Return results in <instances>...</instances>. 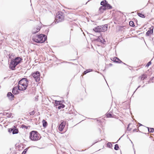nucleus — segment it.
Masks as SVG:
<instances>
[{"label":"nucleus","instance_id":"obj_37","mask_svg":"<svg viewBox=\"0 0 154 154\" xmlns=\"http://www.w3.org/2000/svg\"><path fill=\"white\" fill-rule=\"evenodd\" d=\"M151 64V61L149 62L146 65V66H150Z\"/></svg>","mask_w":154,"mask_h":154},{"label":"nucleus","instance_id":"obj_14","mask_svg":"<svg viewBox=\"0 0 154 154\" xmlns=\"http://www.w3.org/2000/svg\"><path fill=\"white\" fill-rule=\"evenodd\" d=\"M106 10V7L105 6H101L99 8V10L101 13H103L104 11Z\"/></svg>","mask_w":154,"mask_h":154},{"label":"nucleus","instance_id":"obj_25","mask_svg":"<svg viewBox=\"0 0 154 154\" xmlns=\"http://www.w3.org/2000/svg\"><path fill=\"white\" fill-rule=\"evenodd\" d=\"M119 148L118 144H116L115 145L114 149L115 150H118Z\"/></svg>","mask_w":154,"mask_h":154},{"label":"nucleus","instance_id":"obj_6","mask_svg":"<svg viewBox=\"0 0 154 154\" xmlns=\"http://www.w3.org/2000/svg\"><path fill=\"white\" fill-rule=\"evenodd\" d=\"M107 25L105 24L102 26H97L93 29V30L95 32H104L107 29Z\"/></svg>","mask_w":154,"mask_h":154},{"label":"nucleus","instance_id":"obj_15","mask_svg":"<svg viewBox=\"0 0 154 154\" xmlns=\"http://www.w3.org/2000/svg\"><path fill=\"white\" fill-rule=\"evenodd\" d=\"M107 3L106 0H104L101 2L100 5L102 6H105L106 4Z\"/></svg>","mask_w":154,"mask_h":154},{"label":"nucleus","instance_id":"obj_7","mask_svg":"<svg viewBox=\"0 0 154 154\" xmlns=\"http://www.w3.org/2000/svg\"><path fill=\"white\" fill-rule=\"evenodd\" d=\"M32 75L36 82L39 81L40 79V74L39 72L38 71L35 72L32 74Z\"/></svg>","mask_w":154,"mask_h":154},{"label":"nucleus","instance_id":"obj_23","mask_svg":"<svg viewBox=\"0 0 154 154\" xmlns=\"http://www.w3.org/2000/svg\"><path fill=\"white\" fill-rule=\"evenodd\" d=\"M147 77L146 75H143L141 76V80H143Z\"/></svg>","mask_w":154,"mask_h":154},{"label":"nucleus","instance_id":"obj_9","mask_svg":"<svg viewBox=\"0 0 154 154\" xmlns=\"http://www.w3.org/2000/svg\"><path fill=\"white\" fill-rule=\"evenodd\" d=\"M19 89L18 88V86H16L14 87L12 90V93L14 94H16L19 93L18 91Z\"/></svg>","mask_w":154,"mask_h":154},{"label":"nucleus","instance_id":"obj_24","mask_svg":"<svg viewBox=\"0 0 154 154\" xmlns=\"http://www.w3.org/2000/svg\"><path fill=\"white\" fill-rule=\"evenodd\" d=\"M5 113H6V114H8V115L7 116V117L8 118H12L13 116H12V114H8V113H4V115H5Z\"/></svg>","mask_w":154,"mask_h":154},{"label":"nucleus","instance_id":"obj_22","mask_svg":"<svg viewBox=\"0 0 154 154\" xmlns=\"http://www.w3.org/2000/svg\"><path fill=\"white\" fill-rule=\"evenodd\" d=\"M148 130V131L149 132L152 133L154 131V129L153 128H147Z\"/></svg>","mask_w":154,"mask_h":154},{"label":"nucleus","instance_id":"obj_21","mask_svg":"<svg viewBox=\"0 0 154 154\" xmlns=\"http://www.w3.org/2000/svg\"><path fill=\"white\" fill-rule=\"evenodd\" d=\"M138 15L139 17H140L142 18H145V16H144V15L143 14L140 13H138Z\"/></svg>","mask_w":154,"mask_h":154},{"label":"nucleus","instance_id":"obj_34","mask_svg":"<svg viewBox=\"0 0 154 154\" xmlns=\"http://www.w3.org/2000/svg\"><path fill=\"white\" fill-rule=\"evenodd\" d=\"M35 111L33 110L32 112H30L29 113L30 115H33L35 114Z\"/></svg>","mask_w":154,"mask_h":154},{"label":"nucleus","instance_id":"obj_8","mask_svg":"<svg viewBox=\"0 0 154 154\" xmlns=\"http://www.w3.org/2000/svg\"><path fill=\"white\" fill-rule=\"evenodd\" d=\"M41 29V27L40 26H38L34 28L32 30V33L35 34L38 32Z\"/></svg>","mask_w":154,"mask_h":154},{"label":"nucleus","instance_id":"obj_29","mask_svg":"<svg viewBox=\"0 0 154 154\" xmlns=\"http://www.w3.org/2000/svg\"><path fill=\"white\" fill-rule=\"evenodd\" d=\"M101 36V38L100 39V42L102 43H104V42H105V40L103 38L102 36Z\"/></svg>","mask_w":154,"mask_h":154},{"label":"nucleus","instance_id":"obj_2","mask_svg":"<svg viewBox=\"0 0 154 154\" xmlns=\"http://www.w3.org/2000/svg\"><path fill=\"white\" fill-rule=\"evenodd\" d=\"M22 59L19 57H16L14 59L12 60L9 64L10 68L12 70L15 69V67L20 63Z\"/></svg>","mask_w":154,"mask_h":154},{"label":"nucleus","instance_id":"obj_11","mask_svg":"<svg viewBox=\"0 0 154 154\" xmlns=\"http://www.w3.org/2000/svg\"><path fill=\"white\" fill-rule=\"evenodd\" d=\"M65 123L64 122H62L59 125V129L60 131H62L65 127Z\"/></svg>","mask_w":154,"mask_h":154},{"label":"nucleus","instance_id":"obj_5","mask_svg":"<svg viewBox=\"0 0 154 154\" xmlns=\"http://www.w3.org/2000/svg\"><path fill=\"white\" fill-rule=\"evenodd\" d=\"M29 138L32 141H37L39 139V134L37 131H32L30 133Z\"/></svg>","mask_w":154,"mask_h":154},{"label":"nucleus","instance_id":"obj_27","mask_svg":"<svg viewBox=\"0 0 154 154\" xmlns=\"http://www.w3.org/2000/svg\"><path fill=\"white\" fill-rule=\"evenodd\" d=\"M28 148H27L25 149H24L23 151V152L22 153V154H25L26 153V152L28 150Z\"/></svg>","mask_w":154,"mask_h":154},{"label":"nucleus","instance_id":"obj_17","mask_svg":"<svg viewBox=\"0 0 154 154\" xmlns=\"http://www.w3.org/2000/svg\"><path fill=\"white\" fill-rule=\"evenodd\" d=\"M18 129H14L13 128V131L12 132L13 134H15L18 133Z\"/></svg>","mask_w":154,"mask_h":154},{"label":"nucleus","instance_id":"obj_28","mask_svg":"<svg viewBox=\"0 0 154 154\" xmlns=\"http://www.w3.org/2000/svg\"><path fill=\"white\" fill-rule=\"evenodd\" d=\"M129 25L131 26H134V22L132 21H130L129 22Z\"/></svg>","mask_w":154,"mask_h":154},{"label":"nucleus","instance_id":"obj_12","mask_svg":"<svg viewBox=\"0 0 154 154\" xmlns=\"http://www.w3.org/2000/svg\"><path fill=\"white\" fill-rule=\"evenodd\" d=\"M112 60L116 63H120L122 62V61L117 57H114L111 58Z\"/></svg>","mask_w":154,"mask_h":154},{"label":"nucleus","instance_id":"obj_3","mask_svg":"<svg viewBox=\"0 0 154 154\" xmlns=\"http://www.w3.org/2000/svg\"><path fill=\"white\" fill-rule=\"evenodd\" d=\"M47 39V36L44 34H40L38 35L36 37L33 38V41L37 43H42Z\"/></svg>","mask_w":154,"mask_h":154},{"label":"nucleus","instance_id":"obj_18","mask_svg":"<svg viewBox=\"0 0 154 154\" xmlns=\"http://www.w3.org/2000/svg\"><path fill=\"white\" fill-rule=\"evenodd\" d=\"M42 123L43 127H45L47 125V122L45 120H43Z\"/></svg>","mask_w":154,"mask_h":154},{"label":"nucleus","instance_id":"obj_19","mask_svg":"<svg viewBox=\"0 0 154 154\" xmlns=\"http://www.w3.org/2000/svg\"><path fill=\"white\" fill-rule=\"evenodd\" d=\"M92 71V69H87L83 72V75H85L87 73L91 71Z\"/></svg>","mask_w":154,"mask_h":154},{"label":"nucleus","instance_id":"obj_35","mask_svg":"<svg viewBox=\"0 0 154 154\" xmlns=\"http://www.w3.org/2000/svg\"><path fill=\"white\" fill-rule=\"evenodd\" d=\"M14 128H9L8 129V132L9 133H11L12 132H13V129Z\"/></svg>","mask_w":154,"mask_h":154},{"label":"nucleus","instance_id":"obj_38","mask_svg":"<svg viewBox=\"0 0 154 154\" xmlns=\"http://www.w3.org/2000/svg\"><path fill=\"white\" fill-rule=\"evenodd\" d=\"M129 125H130V124H129L128 126V127H127V130H128V131H130L131 130V129H129Z\"/></svg>","mask_w":154,"mask_h":154},{"label":"nucleus","instance_id":"obj_4","mask_svg":"<svg viewBox=\"0 0 154 154\" xmlns=\"http://www.w3.org/2000/svg\"><path fill=\"white\" fill-rule=\"evenodd\" d=\"M64 14L61 12H60L57 13V14L55 20L56 22L54 23L53 22L52 23V25H54L56 24V22L58 23L59 22H62L64 20Z\"/></svg>","mask_w":154,"mask_h":154},{"label":"nucleus","instance_id":"obj_16","mask_svg":"<svg viewBox=\"0 0 154 154\" xmlns=\"http://www.w3.org/2000/svg\"><path fill=\"white\" fill-rule=\"evenodd\" d=\"M106 7V9H111L112 8V7L110 5L108 4V3H106V6H105Z\"/></svg>","mask_w":154,"mask_h":154},{"label":"nucleus","instance_id":"obj_10","mask_svg":"<svg viewBox=\"0 0 154 154\" xmlns=\"http://www.w3.org/2000/svg\"><path fill=\"white\" fill-rule=\"evenodd\" d=\"M153 26L150 28H149V29L146 32V35L147 36H148L152 34L153 33Z\"/></svg>","mask_w":154,"mask_h":154},{"label":"nucleus","instance_id":"obj_30","mask_svg":"<svg viewBox=\"0 0 154 154\" xmlns=\"http://www.w3.org/2000/svg\"><path fill=\"white\" fill-rule=\"evenodd\" d=\"M107 146L109 147V148H111V146H112V144L111 143H110V142H108L107 143Z\"/></svg>","mask_w":154,"mask_h":154},{"label":"nucleus","instance_id":"obj_33","mask_svg":"<svg viewBox=\"0 0 154 154\" xmlns=\"http://www.w3.org/2000/svg\"><path fill=\"white\" fill-rule=\"evenodd\" d=\"M101 36H99L98 37V38H97L95 39V41H98V42H100V39H101Z\"/></svg>","mask_w":154,"mask_h":154},{"label":"nucleus","instance_id":"obj_20","mask_svg":"<svg viewBox=\"0 0 154 154\" xmlns=\"http://www.w3.org/2000/svg\"><path fill=\"white\" fill-rule=\"evenodd\" d=\"M60 105L58 107V108L59 109H63L65 107V105L62 104H60Z\"/></svg>","mask_w":154,"mask_h":154},{"label":"nucleus","instance_id":"obj_40","mask_svg":"<svg viewBox=\"0 0 154 154\" xmlns=\"http://www.w3.org/2000/svg\"><path fill=\"white\" fill-rule=\"evenodd\" d=\"M134 153L135 154V150H134Z\"/></svg>","mask_w":154,"mask_h":154},{"label":"nucleus","instance_id":"obj_39","mask_svg":"<svg viewBox=\"0 0 154 154\" xmlns=\"http://www.w3.org/2000/svg\"><path fill=\"white\" fill-rule=\"evenodd\" d=\"M140 87V86H139L136 89V90H137V89L138 88H139Z\"/></svg>","mask_w":154,"mask_h":154},{"label":"nucleus","instance_id":"obj_1","mask_svg":"<svg viewBox=\"0 0 154 154\" xmlns=\"http://www.w3.org/2000/svg\"><path fill=\"white\" fill-rule=\"evenodd\" d=\"M29 80L26 78H22L18 82V88L19 90H26L28 85Z\"/></svg>","mask_w":154,"mask_h":154},{"label":"nucleus","instance_id":"obj_26","mask_svg":"<svg viewBox=\"0 0 154 154\" xmlns=\"http://www.w3.org/2000/svg\"><path fill=\"white\" fill-rule=\"evenodd\" d=\"M106 116L107 117H112V114L111 113H107Z\"/></svg>","mask_w":154,"mask_h":154},{"label":"nucleus","instance_id":"obj_13","mask_svg":"<svg viewBox=\"0 0 154 154\" xmlns=\"http://www.w3.org/2000/svg\"><path fill=\"white\" fill-rule=\"evenodd\" d=\"M7 97H8L10 100H12L13 99L14 96L12 94L11 92H9L7 94Z\"/></svg>","mask_w":154,"mask_h":154},{"label":"nucleus","instance_id":"obj_32","mask_svg":"<svg viewBox=\"0 0 154 154\" xmlns=\"http://www.w3.org/2000/svg\"><path fill=\"white\" fill-rule=\"evenodd\" d=\"M12 55L11 54H9L8 56H9V60H10V59H11V60H12L14 59L12 57Z\"/></svg>","mask_w":154,"mask_h":154},{"label":"nucleus","instance_id":"obj_31","mask_svg":"<svg viewBox=\"0 0 154 154\" xmlns=\"http://www.w3.org/2000/svg\"><path fill=\"white\" fill-rule=\"evenodd\" d=\"M61 101H57L56 100L55 101V104L57 105H60V104Z\"/></svg>","mask_w":154,"mask_h":154},{"label":"nucleus","instance_id":"obj_36","mask_svg":"<svg viewBox=\"0 0 154 154\" xmlns=\"http://www.w3.org/2000/svg\"><path fill=\"white\" fill-rule=\"evenodd\" d=\"M21 127L23 128H24L26 129L28 128V127L24 125H22L21 126Z\"/></svg>","mask_w":154,"mask_h":154}]
</instances>
